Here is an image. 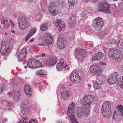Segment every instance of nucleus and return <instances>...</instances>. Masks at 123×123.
Wrapping results in <instances>:
<instances>
[{"mask_svg": "<svg viewBox=\"0 0 123 123\" xmlns=\"http://www.w3.org/2000/svg\"><path fill=\"white\" fill-rule=\"evenodd\" d=\"M110 104L108 101L105 102L101 108L102 113L104 116L106 117H110L111 113Z\"/></svg>", "mask_w": 123, "mask_h": 123, "instance_id": "obj_1", "label": "nucleus"}, {"mask_svg": "<svg viewBox=\"0 0 123 123\" xmlns=\"http://www.w3.org/2000/svg\"><path fill=\"white\" fill-rule=\"evenodd\" d=\"M110 5L105 2L99 3L97 11L105 13H110Z\"/></svg>", "mask_w": 123, "mask_h": 123, "instance_id": "obj_2", "label": "nucleus"}, {"mask_svg": "<svg viewBox=\"0 0 123 123\" xmlns=\"http://www.w3.org/2000/svg\"><path fill=\"white\" fill-rule=\"evenodd\" d=\"M75 105V104L73 102L71 103L68 106V109L67 113V115L70 117L72 123H73L74 121L76 122L77 121V120L75 118L74 113Z\"/></svg>", "mask_w": 123, "mask_h": 123, "instance_id": "obj_3", "label": "nucleus"}, {"mask_svg": "<svg viewBox=\"0 0 123 123\" xmlns=\"http://www.w3.org/2000/svg\"><path fill=\"white\" fill-rule=\"evenodd\" d=\"M92 25L96 30L100 31L104 26V24L101 18L98 17L93 20Z\"/></svg>", "mask_w": 123, "mask_h": 123, "instance_id": "obj_4", "label": "nucleus"}, {"mask_svg": "<svg viewBox=\"0 0 123 123\" xmlns=\"http://www.w3.org/2000/svg\"><path fill=\"white\" fill-rule=\"evenodd\" d=\"M18 22L19 28L22 30H24L28 27V22L26 18L25 17L18 18Z\"/></svg>", "mask_w": 123, "mask_h": 123, "instance_id": "obj_5", "label": "nucleus"}, {"mask_svg": "<svg viewBox=\"0 0 123 123\" xmlns=\"http://www.w3.org/2000/svg\"><path fill=\"white\" fill-rule=\"evenodd\" d=\"M95 99V98L94 96L89 94L86 95L83 97L82 103L84 105H86L94 101Z\"/></svg>", "mask_w": 123, "mask_h": 123, "instance_id": "obj_6", "label": "nucleus"}, {"mask_svg": "<svg viewBox=\"0 0 123 123\" xmlns=\"http://www.w3.org/2000/svg\"><path fill=\"white\" fill-rule=\"evenodd\" d=\"M70 78L72 81L75 83H78L80 80V77L78 74L73 71L70 75Z\"/></svg>", "mask_w": 123, "mask_h": 123, "instance_id": "obj_7", "label": "nucleus"}, {"mask_svg": "<svg viewBox=\"0 0 123 123\" xmlns=\"http://www.w3.org/2000/svg\"><path fill=\"white\" fill-rule=\"evenodd\" d=\"M49 11L52 15L55 16L58 14V10L56 5L53 2H51L49 3Z\"/></svg>", "mask_w": 123, "mask_h": 123, "instance_id": "obj_8", "label": "nucleus"}, {"mask_svg": "<svg viewBox=\"0 0 123 123\" xmlns=\"http://www.w3.org/2000/svg\"><path fill=\"white\" fill-rule=\"evenodd\" d=\"M9 41L7 42H2L0 50L1 53L3 55H4L7 51V49L9 48Z\"/></svg>", "mask_w": 123, "mask_h": 123, "instance_id": "obj_9", "label": "nucleus"}, {"mask_svg": "<svg viewBox=\"0 0 123 123\" xmlns=\"http://www.w3.org/2000/svg\"><path fill=\"white\" fill-rule=\"evenodd\" d=\"M29 103V101L26 100L22 103V105L21 109L22 112L25 114L29 113L30 111V108L29 105H28Z\"/></svg>", "mask_w": 123, "mask_h": 123, "instance_id": "obj_10", "label": "nucleus"}, {"mask_svg": "<svg viewBox=\"0 0 123 123\" xmlns=\"http://www.w3.org/2000/svg\"><path fill=\"white\" fill-rule=\"evenodd\" d=\"M77 114L78 117H80L82 115L83 113L86 116L89 115L90 114V111L89 109H86V108H83L81 110L80 107L77 108Z\"/></svg>", "mask_w": 123, "mask_h": 123, "instance_id": "obj_11", "label": "nucleus"}, {"mask_svg": "<svg viewBox=\"0 0 123 123\" xmlns=\"http://www.w3.org/2000/svg\"><path fill=\"white\" fill-rule=\"evenodd\" d=\"M26 49L23 48L19 51L17 56L20 60L24 61L26 59Z\"/></svg>", "mask_w": 123, "mask_h": 123, "instance_id": "obj_12", "label": "nucleus"}, {"mask_svg": "<svg viewBox=\"0 0 123 123\" xmlns=\"http://www.w3.org/2000/svg\"><path fill=\"white\" fill-rule=\"evenodd\" d=\"M90 72L92 73L99 74L101 72V68L98 66L93 65L90 67Z\"/></svg>", "mask_w": 123, "mask_h": 123, "instance_id": "obj_13", "label": "nucleus"}, {"mask_svg": "<svg viewBox=\"0 0 123 123\" xmlns=\"http://www.w3.org/2000/svg\"><path fill=\"white\" fill-rule=\"evenodd\" d=\"M117 76L118 74L117 73L114 72L108 79V83L110 84H112L115 83L117 81Z\"/></svg>", "mask_w": 123, "mask_h": 123, "instance_id": "obj_14", "label": "nucleus"}, {"mask_svg": "<svg viewBox=\"0 0 123 123\" xmlns=\"http://www.w3.org/2000/svg\"><path fill=\"white\" fill-rule=\"evenodd\" d=\"M67 67L66 63L64 64V61L63 59L61 58L59 60V63H58L56 65V68L59 71L61 70L63 67L65 68Z\"/></svg>", "mask_w": 123, "mask_h": 123, "instance_id": "obj_15", "label": "nucleus"}, {"mask_svg": "<svg viewBox=\"0 0 123 123\" xmlns=\"http://www.w3.org/2000/svg\"><path fill=\"white\" fill-rule=\"evenodd\" d=\"M104 54L101 52H98L94 55L92 57L93 61L99 60L103 57Z\"/></svg>", "mask_w": 123, "mask_h": 123, "instance_id": "obj_16", "label": "nucleus"}, {"mask_svg": "<svg viewBox=\"0 0 123 123\" xmlns=\"http://www.w3.org/2000/svg\"><path fill=\"white\" fill-rule=\"evenodd\" d=\"M57 46L59 48L62 49L65 48V44L64 41L62 38H58L57 41Z\"/></svg>", "mask_w": 123, "mask_h": 123, "instance_id": "obj_17", "label": "nucleus"}, {"mask_svg": "<svg viewBox=\"0 0 123 123\" xmlns=\"http://www.w3.org/2000/svg\"><path fill=\"white\" fill-rule=\"evenodd\" d=\"M123 57V55L121 53L119 50V51H117L114 56L112 58L117 60L118 62H120Z\"/></svg>", "mask_w": 123, "mask_h": 123, "instance_id": "obj_18", "label": "nucleus"}, {"mask_svg": "<svg viewBox=\"0 0 123 123\" xmlns=\"http://www.w3.org/2000/svg\"><path fill=\"white\" fill-rule=\"evenodd\" d=\"M118 51H119L118 49L115 48H112L108 50V54L109 56L112 58Z\"/></svg>", "mask_w": 123, "mask_h": 123, "instance_id": "obj_19", "label": "nucleus"}, {"mask_svg": "<svg viewBox=\"0 0 123 123\" xmlns=\"http://www.w3.org/2000/svg\"><path fill=\"white\" fill-rule=\"evenodd\" d=\"M70 92L67 91H64L61 93V97L64 100H66L69 98V97L70 95Z\"/></svg>", "mask_w": 123, "mask_h": 123, "instance_id": "obj_20", "label": "nucleus"}, {"mask_svg": "<svg viewBox=\"0 0 123 123\" xmlns=\"http://www.w3.org/2000/svg\"><path fill=\"white\" fill-rule=\"evenodd\" d=\"M105 76L102 74L98 75L97 76L96 80L97 82H100L102 84L105 82Z\"/></svg>", "mask_w": 123, "mask_h": 123, "instance_id": "obj_21", "label": "nucleus"}, {"mask_svg": "<svg viewBox=\"0 0 123 123\" xmlns=\"http://www.w3.org/2000/svg\"><path fill=\"white\" fill-rule=\"evenodd\" d=\"M43 40L44 42L47 43L48 45L51 44L53 40V38L51 37L49 34H46L45 36V39Z\"/></svg>", "mask_w": 123, "mask_h": 123, "instance_id": "obj_22", "label": "nucleus"}, {"mask_svg": "<svg viewBox=\"0 0 123 123\" xmlns=\"http://www.w3.org/2000/svg\"><path fill=\"white\" fill-rule=\"evenodd\" d=\"M76 52L77 53V54L79 55L85 56L86 55V51L83 49L79 48H78L76 49Z\"/></svg>", "mask_w": 123, "mask_h": 123, "instance_id": "obj_23", "label": "nucleus"}, {"mask_svg": "<svg viewBox=\"0 0 123 123\" xmlns=\"http://www.w3.org/2000/svg\"><path fill=\"white\" fill-rule=\"evenodd\" d=\"M35 59H29L28 61L27 66L29 68L33 69L34 68Z\"/></svg>", "mask_w": 123, "mask_h": 123, "instance_id": "obj_24", "label": "nucleus"}, {"mask_svg": "<svg viewBox=\"0 0 123 123\" xmlns=\"http://www.w3.org/2000/svg\"><path fill=\"white\" fill-rule=\"evenodd\" d=\"M62 21V20L59 19L57 20L56 21H54V23L56 26L58 27L60 31L61 30V25Z\"/></svg>", "mask_w": 123, "mask_h": 123, "instance_id": "obj_25", "label": "nucleus"}, {"mask_svg": "<svg viewBox=\"0 0 123 123\" xmlns=\"http://www.w3.org/2000/svg\"><path fill=\"white\" fill-rule=\"evenodd\" d=\"M25 92L26 94H27L31 96V88L29 85L26 86L25 87Z\"/></svg>", "mask_w": 123, "mask_h": 123, "instance_id": "obj_26", "label": "nucleus"}, {"mask_svg": "<svg viewBox=\"0 0 123 123\" xmlns=\"http://www.w3.org/2000/svg\"><path fill=\"white\" fill-rule=\"evenodd\" d=\"M48 25L47 23L43 24L41 26H40V30L42 31H45L48 29Z\"/></svg>", "mask_w": 123, "mask_h": 123, "instance_id": "obj_27", "label": "nucleus"}, {"mask_svg": "<svg viewBox=\"0 0 123 123\" xmlns=\"http://www.w3.org/2000/svg\"><path fill=\"white\" fill-rule=\"evenodd\" d=\"M75 20V17L74 15L72 16L69 19L68 21L69 24L71 25H73L74 24Z\"/></svg>", "mask_w": 123, "mask_h": 123, "instance_id": "obj_28", "label": "nucleus"}, {"mask_svg": "<svg viewBox=\"0 0 123 123\" xmlns=\"http://www.w3.org/2000/svg\"><path fill=\"white\" fill-rule=\"evenodd\" d=\"M15 94L13 97V99L15 101H17L19 99L20 93L17 91H15Z\"/></svg>", "mask_w": 123, "mask_h": 123, "instance_id": "obj_29", "label": "nucleus"}, {"mask_svg": "<svg viewBox=\"0 0 123 123\" xmlns=\"http://www.w3.org/2000/svg\"><path fill=\"white\" fill-rule=\"evenodd\" d=\"M117 46L118 48L120 49H123V39H120L117 43Z\"/></svg>", "mask_w": 123, "mask_h": 123, "instance_id": "obj_30", "label": "nucleus"}, {"mask_svg": "<svg viewBox=\"0 0 123 123\" xmlns=\"http://www.w3.org/2000/svg\"><path fill=\"white\" fill-rule=\"evenodd\" d=\"M47 74V72L43 69H41L38 70L36 72V74L37 75H46Z\"/></svg>", "mask_w": 123, "mask_h": 123, "instance_id": "obj_31", "label": "nucleus"}, {"mask_svg": "<svg viewBox=\"0 0 123 123\" xmlns=\"http://www.w3.org/2000/svg\"><path fill=\"white\" fill-rule=\"evenodd\" d=\"M50 60H52L51 62V66H52L56 64L57 61V58L56 57H54L50 59Z\"/></svg>", "mask_w": 123, "mask_h": 123, "instance_id": "obj_32", "label": "nucleus"}, {"mask_svg": "<svg viewBox=\"0 0 123 123\" xmlns=\"http://www.w3.org/2000/svg\"><path fill=\"white\" fill-rule=\"evenodd\" d=\"M101 85L100 82H97L96 80L94 84L93 87L95 89H98Z\"/></svg>", "mask_w": 123, "mask_h": 123, "instance_id": "obj_33", "label": "nucleus"}, {"mask_svg": "<svg viewBox=\"0 0 123 123\" xmlns=\"http://www.w3.org/2000/svg\"><path fill=\"white\" fill-rule=\"evenodd\" d=\"M34 68H37L41 67V64L40 62L35 60Z\"/></svg>", "mask_w": 123, "mask_h": 123, "instance_id": "obj_34", "label": "nucleus"}, {"mask_svg": "<svg viewBox=\"0 0 123 123\" xmlns=\"http://www.w3.org/2000/svg\"><path fill=\"white\" fill-rule=\"evenodd\" d=\"M75 3V0H68V5L69 7L74 6Z\"/></svg>", "mask_w": 123, "mask_h": 123, "instance_id": "obj_35", "label": "nucleus"}, {"mask_svg": "<svg viewBox=\"0 0 123 123\" xmlns=\"http://www.w3.org/2000/svg\"><path fill=\"white\" fill-rule=\"evenodd\" d=\"M28 119L27 117H23L20 120L18 123H26Z\"/></svg>", "mask_w": 123, "mask_h": 123, "instance_id": "obj_36", "label": "nucleus"}, {"mask_svg": "<svg viewBox=\"0 0 123 123\" xmlns=\"http://www.w3.org/2000/svg\"><path fill=\"white\" fill-rule=\"evenodd\" d=\"M6 88V86L5 85L1 84L0 86V90L1 93L3 91H5Z\"/></svg>", "mask_w": 123, "mask_h": 123, "instance_id": "obj_37", "label": "nucleus"}, {"mask_svg": "<svg viewBox=\"0 0 123 123\" xmlns=\"http://www.w3.org/2000/svg\"><path fill=\"white\" fill-rule=\"evenodd\" d=\"M109 43L111 44H116L117 43L116 41L113 38H111L109 40Z\"/></svg>", "mask_w": 123, "mask_h": 123, "instance_id": "obj_38", "label": "nucleus"}, {"mask_svg": "<svg viewBox=\"0 0 123 123\" xmlns=\"http://www.w3.org/2000/svg\"><path fill=\"white\" fill-rule=\"evenodd\" d=\"M36 30L35 29H31L30 30L29 33L32 36L36 32Z\"/></svg>", "mask_w": 123, "mask_h": 123, "instance_id": "obj_39", "label": "nucleus"}, {"mask_svg": "<svg viewBox=\"0 0 123 123\" xmlns=\"http://www.w3.org/2000/svg\"><path fill=\"white\" fill-rule=\"evenodd\" d=\"M47 3V1L46 0H43L41 2V5L43 7H44L45 6Z\"/></svg>", "mask_w": 123, "mask_h": 123, "instance_id": "obj_40", "label": "nucleus"}, {"mask_svg": "<svg viewBox=\"0 0 123 123\" xmlns=\"http://www.w3.org/2000/svg\"><path fill=\"white\" fill-rule=\"evenodd\" d=\"M118 106V108L119 109V111L120 112H122V116H123V107L121 105H119Z\"/></svg>", "mask_w": 123, "mask_h": 123, "instance_id": "obj_41", "label": "nucleus"}, {"mask_svg": "<svg viewBox=\"0 0 123 123\" xmlns=\"http://www.w3.org/2000/svg\"><path fill=\"white\" fill-rule=\"evenodd\" d=\"M117 85L118 86H120L122 88H123V83L122 81H118Z\"/></svg>", "mask_w": 123, "mask_h": 123, "instance_id": "obj_42", "label": "nucleus"}, {"mask_svg": "<svg viewBox=\"0 0 123 123\" xmlns=\"http://www.w3.org/2000/svg\"><path fill=\"white\" fill-rule=\"evenodd\" d=\"M51 60H50V59L47 60L46 61V64L48 66H51Z\"/></svg>", "mask_w": 123, "mask_h": 123, "instance_id": "obj_43", "label": "nucleus"}, {"mask_svg": "<svg viewBox=\"0 0 123 123\" xmlns=\"http://www.w3.org/2000/svg\"><path fill=\"white\" fill-rule=\"evenodd\" d=\"M82 18L83 20H84L86 18V16L85 15L84 12H83L81 14Z\"/></svg>", "mask_w": 123, "mask_h": 123, "instance_id": "obj_44", "label": "nucleus"}, {"mask_svg": "<svg viewBox=\"0 0 123 123\" xmlns=\"http://www.w3.org/2000/svg\"><path fill=\"white\" fill-rule=\"evenodd\" d=\"M30 34L29 32L28 33L27 35L25 38V39L26 41H27L32 36V35H31Z\"/></svg>", "mask_w": 123, "mask_h": 123, "instance_id": "obj_45", "label": "nucleus"}, {"mask_svg": "<svg viewBox=\"0 0 123 123\" xmlns=\"http://www.w3.org/2000/svg\"><path fill=\"white\" fill-rule=\"evenodd\" d=\"M59 2V5H61L62 6L64 5V0H58Z\"/></svg>", "mask_w": 123, "mask_h": 123, "instance_id": "obj_46", "label": "nucleus"}, {"mask_svg": "<svg viewBox=\"0 0 123 123\" xmlns=\"http://www.w3.org/2000/svg\"><path fill=\"white\" fill-rule=\"evenodd\" d=\"M6 102L8 105H13L12 103L9 101H6Z\"/></svg>", "mask_w": 123, "mask_h": 123, "instance_id": "obj_47", "label": "nucleus"}, {"mask_svg": "<svg viewBox=\"0 0 123 123\" xmlns=\"http://www.w3.org/2000/svg\"><path fill=\"white\" fill-rule=\"evenodd\" d=\"M107 32V31L105 29H104L102 31V34L103 35H105Z\"/></svg>", "mask_w": 123, "mask_h": 123, "instance_id": "obj_48", "label": "nucleus"}, {"mask_svg": "<svg viewBox=\"0 0 123 123\" xmlns=\"http://www.w3.org/2000/svg\"><path fill=\"white\" fill-rule=\"evenodd\" d=\"M86 106H85V107L83 108H86V109H89V110L90 109H91V105H86Z\"/></svg>", "mask_w": 123, "mask_h": 123, "instance_id": "obj_49", "label": "nucleus"}, {"mask_svg": "<svg viewBox=\"0 0 123 123\" xmlns=\"http://www.w3.org/2000/svg\"><path fill=\"white\" fill-rule=\"evenodd\" d=\"M9 22H10V23L12 25V26H14V25H15L14 23L11 20H9Z\"/></svg>", "mask_w": 123, "mask_h": 123, "instance_id": "obj_50", "label": "nucleus"}, {"mask_svg": "<svg viewBox=\"0 0 123 123\" xmlns=\"http://www.w3.org/2000/svg\"><path fill=\"white\" fill-rule=\"evenodd\" d=\"M1 22L2 24H5L6 22L5 20V19H3L1 20Z\"/></svg>", "mask_w": 123, "mask_h": 123, "instance_id": "obj_51", "label": "nucleus"}, {"mask_svg": "<svg viewBox=\"0 0 123 123\" xmlns=\"http://www.w3.org/2000/svg\"><path fill=\"white\" fill-rule=\"evenodd\" d=\"M40 16V17H39V18L38 19H37V20L40 21L41 20L42 18V16L40 15H38L37 16V18H38V16Z\"/></svg>", "mask_w": 123, "mask_h": 123, "instance_id": "obj_52", "label": "nucleus"}, {"mask_svg": "<svg viewBox=\"0 0 123 123\" xmlns=\"http://www.w3.org/2000/svg\"><path fill=\"white\" fill-rule=\"evenodd\" d=\"M5 122L3 121L2 118L0 117V123H4Z\"/></svg>", "mask_w": 123, "mask_h": 123, "instance_id": "obj_53", "label": "nucleus"}, {"mask_svg": "<svg viewBox=\"0 0 123 123\" xmlns=\"http://www.w3.org/2000/svg\"><path fill=\"white\" fill-rule=\"evenodd\" d=\"M31 120L34 122V123H38L36 119H31Z\"/></svg>", "mask_w": 123, "mask_h": 123, "instance_id": "obj_54", "label": "nucleus"}, {"mask_svg": "<svg viewBox=\"0 0 123 123\" xmlns=\"http://www.w3.org/2000/svg\"><path fill=\"white\" fill-rule=\"evenodd\" d=\"M34 40V38H32L30 40V42H33Z\"/></svg>", "mask_w": 123, "mask_h": 123, "instance_id": "obj_55", "label": "nucleus"}, {"mask_svg": "<svg viewBox=\"0 0 123 123\" xmlns=\"http://www.w3.org/2000/svg\"><path fill=\"white\" fill-rule=\"evenodd\" d=\"M121 79V77H120L119 78V79L117 80V82H118V80H119V81H122Z\"/></svg>", "mask_w": 123, "mask_h": 123, "instance_id": "obj_56", "label": "nucleus"}, {"mask_svg": "<svg viewBox=\"0 0 123 123\" xmlns=\"http://www.w3.org/2000/svg\"><path fill=\"white\" fill-rule=\"evenodd\" d=\"M65 26V25H61V29H62V28H63Z\"/></svg>", "mask_w": 123, "mask_h": 123, "instance_id": "obj_57", "label": "nucleus"}, {"mask_svg": "<svg viewBox=\"0 0 123 123\" xmlns=\"http://www.w3.org/2000/svg\"><path fill=\"white\" fill-rule=\"evenodd\" d=\"M45 55V54L43 53L42 54V56L44 57Z\"/></svg>", "mask_w": 123, "mask_h": 123, "instance_id": "obj_58", "label": "nucleus"}, {"mask_svg": "<svg viewBox=\"0 0 123 123\" xmlns=\"http://www.w3.org/2000/svg\"><path fill=\"white\" fill-rule=\"evenodd\" d=\"M39 45H41L43 46V45H45V44L44 43H42V44H40Z\"/></svg>", "mask_w": 123, "mask_h": 123, "instance_id": "obj_59", "label": "nucleus"}, {"mask_svg": "<svg viewBox=\"0 0 123 123\" xmlns=\"http://www.w3.org/2000/svg\"><path fill=\"white\" fill-rule=\"evenodd\" d=\"M95 2H97L98 1V0H93Z\"/></svg>", "mask_w": 123, "mask_h": 123, "instance_id": "obj_60", "label": "nucleus"}, {"mask_svg": "<svg viewBox=\"0 0 123 123\" xmlns=\"http://www.w3.org/2000/svg\"><path fill=\"white\" fill-rule=\"evenodd\" d=\"M11 32L12 33H14L15 32V31H14L13 30H12L11 31Z\"/></svg>", "mask_w": 123, "mask_h": 123, "instance_id": "obj_61", "label": "nucleus"}, {"mask_svg": "<svg viewBox=\"0 0 123 123\" xmlns=\"http://www.w3.org/2000/svg\"><path fill=\"white\" fill-rule=\"evenodd\" d=\"M73 123H79L77 121H76V122H74V121L73 122Z\"/></svg>", "mask_w": 123, "mask_h": 123, "instance_id": "obj_62", "label": "nucleus"}, {"mask_svg": "<svg viewBox=\"0 0 123 123\" xmlns=\"http://www.w3.org/2000/svg\"><path fill=\"white\" fill-rule=\"evenodd\" d=\"M84 0L86 2H87L89 1V0Z\"/></svg>", "mask_w": 123, "mask_h": 123, "instance_id": "obj_63", "label": "nucleus"}, {"mask_svg": "<svg viewBox=\"0 0 123 123\" xmlns=\"http://www.w3.org/2000/svg\"><path fill=\"white\" fill-rule=\"evenodd\" d=\"M32 120H31L29 121V123H32L31 122V121Z\"/></svg>", "mask_w": 123, "mask_h": 123, "instance_id": "obj_64", "label": "nucleus"}]
</instances>
